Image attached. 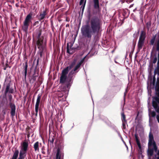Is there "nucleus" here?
I'll use <instances>...</instances> for the list:
<instances>
[{
	"instance_id": "f257e3e1",
	"label": "nucleus",
	"mask_w": 159,
	"mask_h": 159,
	"mask_svg": "<svg viewBox=\"0 0 159 159\" xmlns=\"http://www.w3.org/2000/svg\"><path fill=\"white\" fill-rule=\"evenodd\" d=\"M87 13V18L89 24L82 26L81 29V34L84 37L90 39L93 35L94 40L98 41L101 36L102 21L98 17L91 18L92 15L90 10H88Z\"/></svg>"
},
{
	"instance_id": "f03ea898",
	"label": "nucleus",
	"mask_w": 159,
	"mask_h": 159,
	"mask_svg": "<svg viewBox=\"0 0 159 159\" xmlns=\"http://www.w3.org/2000/svg\"><path fill=\"white\" fill-rule=\"evenodd\" d=\"M157 74L159 76V59L158 60L157 66L155 68L154 71V75L153 78L152 76L150 77V86L148 82L147 89L148 94L149 96V98H150L152 96V89H155V96L152 97V105H153V102H156L157 100L159 101V77H158L157 79V81L156 82V78L155 75Z\"/></svg>"
},
{
	"instance_id": "7ed1b4c3",
	"label": "nucleus",
	"mask_w": 159,
	"mask_h": 159,
	"mask_svg": "<svg viewBox=\"0 0 159 159\" xmlns=\"http://www.w3.org/2000/svg\"><path fill=\"white\" fill-rule=\"evenodd\" d=\"M42 31V29L39 28L36 35V46L39 50L38 53L39 54L40 57H42L46 46V42L44 40V37L41 36Z\"/></svg>"
},
{
	"instance_id": "20e7f679",
	"label": "nucleus",
	"mask_w": 159,
	"mask_h": 159,
	"mask_svg": "<svg viewBox=\"0 0 159 159\" xmlns=\"http://www.w3.org/2000/svg\"><path fill=\"white\" fill-rule=\"evenodd\" d=\"M28 142L24 141L22 144V148L20 153L18 149H16L10 159H25L28 147Z\"/></svg>"
},
{
	"instance_id": "39448f33",
	"label": "nucleus",
	"mask_w": 159,
	"mask_h": 159,
	"mask_svg": "<svg viewBox=\"0 0 159 159\" xmlns=\"http://www.w3.org/2000/svg\"><path fill=\"white\" fill-rule=\"evenodd\" d=\"M158 151V147L154 139L153 135L150 132L148 135V155L149 157H152L153 155L154 152L157 153Z\"/></svg>"
},
{
	"instance_id": "423d86ee",
	"label": "nucleus",
	"mask_w": 159,
	"mask_h": 159,
	"mask_svg": "<svg viewBox=\"0 0 159 159\" xmlns=\"http://www.w3.org/2000/svg\"><path fill=\"white\" fill-rule=\"evenodd\" d=\"M153 102V105H152L155 111H152L150 109H148V115L149 117V120L151 117L154 118L156 116L157 122L159 124V101H157Z\"/></svg>"
},
{
	"instance_id": "0eeeda50",
	"label": "nucleus",
	"mask_w": 159,
	"mask_h": 159,
	"mask_svg": "<svg viewBox=\"0 0 159 159\" xmlns=\"http://www.w3.org/2000/svg\"><path fill=\"white\" fill-rule=\"evenodd\" d=\"M76 61H73L69 66H67L61 72L60 79V82L61 83H64L67 79V75L68 74L69 70L71 69L75 65Z\"/></svg>"
},
{
	"instance_id": "6e6552de",
	"label": "nucleus",
	"mask_w": 159,
	"mask_h": 159,
	"mask_svg": "<svg viewBox=\"0 0 159 159\" xmlns=\"http://www.w3.org/2000/svg\"><path fill=\"white\" fill-rule=\"evenodd\" d=\"M8 96L9 101V105L11 109V116L12 117H13L16 115V106L13 103L12 95L11 94H8Z\"/></svg>"
},
{
	"instance_id": "1a4fd4ad",
	"label": "nucleus",
	"mask_w": 159,
	"mask_h": 159,
	"mask_svg": "<svg viewBox=\"0 0 159 159\" xmlns=\"http://www.w3.org/2000/svg\"><path fill=\"white\" fill-rule=\"evenodd\" d=\"M32 16V14L31 13H30L26 16L23 22V25L22 26V28L24 32H27L28 29L29 23L31 21Z\"/></svg>"
},
{
	"instance_id": "9d476101",
	"label": "nucleus",
	"mask_w": 159,
	"mask_h": 159,
	"mask_svg": "<svg viewBox=\"0 0 159 159\" xmlns=\"http://www.w3.org/2000/svg\"><path fill=\"white\" fill-rule=\"evenodd\" d=\"M39 58H38L37 59H35L34 60L33 62V66H35V69L34 70V73L32 76L31 79L30 80V81H32L33 83L36 80V77L39 75V73L38 72H37L36 69L37 66L39 65Z\"/></svg>"
},
{
	"instance_id": "9b49d317",
	"label": "nucleus",
	"mask_w": 159,
	"mask_h": 159,
	"mask_svg": "<svg viewBox=\"0 0 159 159\" xmlns=\"http://www.w3.org/2000/svg\"><path fill=\"white\" fill-rule=\"evenodd\" d=\"M49 12L48 9L47 7L45 9L43 7V10H40L39 13V15L38 16V20L41 22H43L46 17H48V16Z\"/></svg>"
},
{
	"instance_id": "f8f14e48",
	"label": "nucleus",
	"mask_w": 159,
	"mask_h": 159,
	"mask_svg": "<svg viewBox=\"0 0 159 159\" xmlns=\"http://www.w3.org/2000/svg\"><path fill=\"white\" fill-rule=\"evenodd\" d=\"M146 37L145 32L143 31H142L141 32L138 44V49L139 50L141 49L144 45Z\"/></svg>"
},
{
	"instance_id": "ddd939ff",
	"label": "nucleus",
	"mask_w": 159,
	"mask_h": 159,
	"mask_svg": "<svg viewBox=\"0 0 159 159\" xmlns=\"http://www.w3.org/2000/svg\"><path fill=\"white\" fill-rule=\"evenodd\" d=\"M150 61L149 62V67L150 69H152L153 67V64H155L156 63L157 60V62L158 60V55H157V53H151V55L150 57Z\"/></svg>"
},
{
	"instance_id": "4468645a",
	"label": "nucleus",
	"mask_w": 159,
	"mask_h": 159,
	"mask_svg": "<svg viewBox=\"0 0 159 159\" xmlns=\"http://www.w3.org/2000/svg\"><path fill=\"white\" fill-rule=\"evenodd\" d=\"M60 83L62 84L61 88L62 90L65 92L69 91L72 82H70L66 80L64 83H61L60 82Z\"/></svg>"
},
{
	"instance_id": "2eb2a0df",
	"label": "nucleus",
	"mask_w": 159,
	"mask_h": 159,
	"mask_svg": "<svg viewBox=\"0 0 159 159\" xmlns=\"http://www.w3.org/2000/svg\"><path fill=\"white\" fill-rule=\"evenodd\" d=\"M78 72V71H75L74 70H71L69 73V77L68 79L67 78V80L69 81L70 82H71L73 83V77L76 75V73Z\"/></svg>"
},
{
	"instance_id": "dca6fc26",
	"label": "nucleus",
	"mask_w": 159,
	"mask_h": 159,
	"mask_svg": "<svg viewBox=\"0 0 159 159\" xmlns=\"http://www.w3.org/2000/svg\"><path fill=\"white\" fill-rule=\"evenodd\" d=\"M10 83H8L6 85V88L4 92V94L6 95L7 93H14V90L13 88H10Z\"/></svg>"
},
{
	"instance_id": "f3484780",
	"label": "nucleus",
	"mask_w": 159,
	"mask_h": 159,
	"mask_svg": "<svg viewBox=\"0 0 159 159\" xmlns=\"http://www.w3.org/2000/svg\"><path fill=\"white\" fill-rule=\"evenodd\" d=\"M64 154L61 153L60 149L58 148L57 150V152L55 159H64Z\"/></svg>"
},
{
	"instance_id": "a211bd4d",
	"label": "nucleus",
	"mask_w": 159,
	"mask_h": 159,
	"mask_svg": "<svg viewBox=\"0 0 159 159\" xmlns=\"http://www.w3.org/2000/svg\"><path fill=\"white\" fill-rule=\"evenodd\" d=\"M93 1L94 3V8L95 9L99 10V0H93Z\"/></svg>"
},
{
	"instance_id": "6ab92c4d",
	"label": "nucleus",
	"mask_w": 159,
	"mask_h": 159,
	"mask_svg": "<svg viewBox=\"0 0 159 159\" xmlns=\"http://www.w3.org/2000/svg\"><path fill=\"white\" fill-rule=\"evenodd\" d=\"M85 58V57L82 59L77 64L73 70H74L75 71H77V70L80 67L81 64L84 62Z\"/></svg>"
},
{
	"instance_id": "aec40b11",
	"label": "nucleus",
	"mask_w": 159,
	"mask_h": 159,
	"mask_svg": "<svg viewBox=\"0 0 159 159\" xmlns=\"http://www.w3.org/2000/svg\"><path fill=\"white\" fill-rule=\"evenodd\" d=\"M41 96L42 94H41L39 93L38 94L35 106L39 107Z\"/></svg>"
},
{
	"instance_id": "412c9836",
	"label": "nucleus",
	"mask_w": 159,
	"mask_h": 159,
	"mask_svg": "<svg viewBox=\"0 0 159 159\" xmlns=\"http://www.w3.org/2000/svg\"><path fill=\"white\" fill-rule=\"evenodd\" d=\"M28 66V63L27 62H25V65L23 68V70L21 72V74H23V73H27V69Z\"/></svg>"
},
{
	"instance_id": "4be33fe9",
	"label": "nucleus",
	"mask_w": 159,
	"mask_h": 159,
	"mask_svg": "<svg viewBox=\"0 0 159 159\" xmlns=\"http://www.w3.org/2000/svg\"><path fill=\"white\" fill-rule=\"evenodd\" d=\"M128 9H127V11H126L125 10H123V13H122V15L124 16V18L123 19V21H122V23H123V20L124 19H125V18H127L129 16V14L127 15H126V14L128 12Z\"/></svg>"
},
{
	"instance_id": "5701e85b",
	"label": "nucleus",
	"mask_w": 159,
	"mask_h": 159,
	"mask_svg": "<svg viewBox=\"0 0 159 159\" xmlns=\"http://www.w3.org/2000/svg\"><path fill=\"white\" fill-rule=\"evenodd\" d=\"M156 50L158 51V58L159 59V38L156 42Z\"/></svg>"
},
{
	"instance_id": "b1692460",
	"label": "nucleus",
	"mask_w": 159,
	"mask_h": 159,
	"mask_svg": "<svg viewBox=\"0 0 159 159\" xmlns=\"http://www.w3.org/2000/svg\"><path fill=\"white\" fill-rule=\"evenodd\" d=\"M121 119L122 122H127V120L126 119L125 115L124 112H122L121 113Z\"/></svg>"
},
{
	"instance_id": "393cba45",
	"label": "nucleus",
	"mask_w": 159,
	"mask_h": 159,
	"mask_svg": "<svg viewBox=\"0 0 159 159\" xmlns=\"http://www.w3.org/2000/svg\"><path fill=\"white\" fill-rule=\"evenodd\" d=\"M39 142H36L34 145V148L35 151H38L39 150Z\"/></svg>"
},
{
	"instance_id": "a878e982",
	"label": "nucleus",
	"mask_w": 159,
	"mask_h": 159,
	"mask_svg": "<svg viewBox=\"0 0 159 159\" xmlns=\"http://www.w3.org/2000/svg\"><path fill=\"white\" fill-rule=\"evenodd\" d=\"M54 138L53 136L52 138L49 137L48 139V143L50 145L53 144L54 141Z\"/></svg>"
},
{
	"instance_id": "bb28decb",
	"label": "nucleus",
	"mask_w": 159,
	"mask_h": 159,
	"mask_svg": "<svg viewBox=\"0 0 159 159\" xmlns=\"http://www.w3.org/2000/svg\"><path fill=\"white\" fill-rule=\"evenodd\" d=\"M135 137L136 141V142L137 145L141 144L139 139V137L137 134H136L135 135Z\"/></svg>"
},
{
	"instance_id": "cd10ccee",
	"label": "nucleus",
	"mask_w": 159,
	"mask_h": 159,
	"mask_svg": "<svg viewBox=\"0 0 159 159\" xmlns=\"http://www.w3.org/2000/svg\"><path fill=\"white\" fill-rule=\"evenodd\" d=\"M66 49H67V52L69 54H72L73 52H70L69 50V43H67V47H66Z\"/></svg>"
},
{
	"instance_id": "c85d7f7f",
	"label": "nucleus",
	"mask_w": 159,
	"mask_h": 159,
	"mask_svg": "<svg viewBox=\"0 0 159 159\" xmlns=\"http://www.w3.org/2000/svg\"><path fill=\"white\" fill-rule=\"evenodd\" d=\"M86 0H85L84 1V5L82 6L81 8H82V13H83L84 12V7H85L86 3Z\"/></svg>"
},
{
	"instance_id": "c756f323",
	"label": "nucleus",
	"mask_w": 159,
	"mask_h": 159,
	"mask_svg": "<svg viewBox=\"0 0 159 159\" xmlns=\"http://www.w3.org/2000/svg\"><path fill=\"white\" fill-rule=\"evenodd\" d=\"M154 156L156 159H159V149L158 152Z\"/></svg>"
},
{
	"instance_id": "7c9ffc66",
	"label": "nucleus",
	"mask_w": 159,
	"mask_h": 159,
	"mask_svg": "<svg viewBox=\"0 0 159 159\" xmlns=\"http://www.w3.org/2000/svg\"><path fill=\"white\" fill-rule=\"evenodd\" d=\"M155 41V37L152 38L150 41V44L152 45H153Z\"/></svg>"
},
{
	"instance_id": "2f4dec72",
	"label": "nucleus",
	"mask_w": 159,
	"mask_h": 159,
	"mask_svg": "<svg viewBox=\"0 0 159 159\" xmlns=\"http://www.w3.org/2000/svg\"><path fill=\"white\" fill-rule=\"evenodd\" d=\"M30 127H28L27 128H26V132L27 133V134H30Z\"/></svg>"
},
{
	"instance_id": "473e14b6",
	"label": "nucleus",
	"mask_w": 159,
	"mask_h": 159,
	"mask_svg": "<svg viewBox=\"0 0 159 159\" xmlns=\"http://www.w3.org/2000/svg\"><path fill=\"white\" fill-rule=\"evenodd\" d=\"M122 122L123 129H125L126 128V124H127V122Z\"/></svg>"
},
{
	"instance_id": "72a5a7b5",
	"label": "nucleus",
	"mask_w": 159,
	"mask_h": 159,
	"mask_svg": "<svg viewBox=\"0 0 159 159\" xmlns=\"http://www.w3.org/2000/svg\"><path fill=\"white\" fill-rule=\"evenodd\" d=\"M151 26V23L150 22H148L147 23L146 26H147V27L148 29H149L150 28V27Z\"/></svg>"
},
{
	"instance_id": "f704fd0d",
	"label": "nucleus",
	"mask_w": 159,
	"mask_h": 159,
	"mask_svg": "<svg viewBox=\"0 0 159 159\" xmlns=\"http://www.w3.org/2000/svg\"><path fill=\"white\" fill-rule=\"evenodd\" d=\"M6 109L5 108L3 109L2 111V114L3 115H4L6 114Z\"/></svg>"
},
{
	"instance_id": "c9c22d12",
	"label": "nucleus",
	"mask_w": 159,
	"mask_h": 159,
	"mask_svg": "<svg viewBox=\"0 0 159 159\" xmlns=\"http://www.w3.org/2000/svg\"><path fill=\"white\" fill-rule=\"evenodd\" d=\"M39 107L35 106V113H38L39 110Z\"/></svg>"
},
{
	"instance_id": "e433bc0d",
	"label": "nucleus",
	"mask_w": 159,
	"mask_h": 159,
	"mask_svg": "<svg viewBox=\"0 0 159 159\" xmlns=\"http://www.w3.org/2000/svg\"><path fill=\"white\" fill-rule=\"evenodd\" d=\"M39 24V21H37L35 22L33 24V26H35L38 25Z\"/></svg>"
},
{
	"instance_id": "4c0bfd02",
	"label": "nucleus",
	"mask_w": 159,
	"mask_h": 159,
	"mask_svg": "<svg viewBox=\"0 0 159 159\" xmlns=\"http://www.w3.org/2000/svg\"><path fill=\"white\" fill-rule=\"evenodd\" d=\"M70 49L73 50V49H76V48H72V46H73V44H72L71 43H70Z\"/></svg>"
},
{
	"instance_id": "58836bf2",
	"label": "nucleus",
	"mask_w": 159,
	"mask_h": 159,
	"mask_svg": "<svg viewBox=\"0 0 159 159\" xmlns=\"http://www.w3.org/2000/svg\"><path fill=\"white\" fill-rule=\"evenodd\" d=\"M98 13V11H96L94 10H93L92 14L93 15H96Z\"/></svg>"
},
{
	"instance_id": "ea45409f",
	"label": "nucleus",
	"mask_w": 159,
	"mask_h": 159,
	"mask_svg": "<svg viewBox=\"0 0 159 159\" xmlns=\"http://www.w3.org/2000/svg\"><path fill=\"white\" fill-rule=\"evenodd\" d=\"M139 153L140 154H141L142 153V148L140 149H138Z\"/></svg>"
},
{
	"instance_id": "a19ab883",
	"label": "nucleus",
	"mask_w": 159,
	"mask_h": 159,
	"mask_svg": "<svg viewBox=\"0 0 159 159\" xmlns=\"http://www.w3.org/2000/svg\"><path fill=\"white\" fill-rule=\"evenodd\" d=\"M84 1V0H80V5H82L83 4Z\"/></svg>"
},
{
	"instance_id": "79ce46f5",
	"label": "nucleus",
	"mask_w": 159,
	"mask_h": 159,
	"mask_svg": "<svg viewBox=\"0 0 159 159\" xmlns=\"http://www.w3.org/2000/svg\"><path fill=\"white\" fill-rule=\"evenodd\" d=\"M23 75H24V79H25V80H26V76H27V73H23Z\"/></svg>"
},
{
	"instance_id": "37998d69",
	"label": "nucleus",
	"mask_w": 159,
	"mask_h": 159,
	"mask_svg": "<svg viewBox=\"0 0 159 159\" xmlns=\"http://www.w3.org/2000/svg\"><path fill=\"white\" fill-rule=\"evenodd\" d=\"M137 145L139 148V149H142V147H141V144L138 145Z\"/></svg>"
},
{
	"instance_id": "c03bdc74",
	"label": "nucleus",
	"mask_w": 159,
	"mask_h": 159,
	"mask_svg": "<svg viewBox=\"0 0 159 159\" xmlns=\"http://www.w3.org/2000/svg\"><path fill=\"white\" fill-rule=\"evenodd\" d=\"M126 92H125L124 93V101L125 100V97L126 95Z\"/></svg>"
},
{
	"instance_id": "a18cd8bd",
	"label": "nucleus",
	"mask_w": 159,
	"mask_h": 159,
	"mask_svg": "<svg viewBox=\"0 0 159 159\" xmlns=\"http://www.w3.org/2000/svg\"><path fill=\"white\" fill-rule=\"evenodd\" d=\"M6 66L7 68L9 67V65L8 64V61H7V63H6Z\"/></svg>"
},
{
	"instance_id": "49530a36",
	"label": "nucleus",
	"mask_w": 159,
	"mask_h": 159,
	"mask_svg": "<svg viewBox=\"0 0 159 159\" xmlns=\"http://www.w3.org/2000/svg\"><path fill=\"white\" fill-rule=\"evenodd\" d=\"M30 134H27V138L29 139V137H30Z\"/></svg>"
},
{
	"instance_id": "de8ad7c7",
	"label": "nucleus",
	"mask_w": 159,
	"mask_h": 159,
	"mask_svg": "<svg viewBox=\"0 0 159 159\" xmlns=\"http://www.w3.org/2000/svg\"><path fill=\"white\" fill-rule=\"evenodd\" d=\"M66 21L67 22H69V20L67 18H66Z\"/></svg>"
},
{
	"instance_id": "09e8293b",
	"label": "nucleus",
	"mask_w": 159,
	"mask_h": 159,
	"mask_svg": "<svg viewBox=\"0 0 159 159\" xmlns=\"http://www.w3.org/2000/svg\"><path fill=\"white\" fill-rule=\"evenodd\" d=\"M35 116L36 117L38 116V113H35Z\"/></svg>"
},
{
	"instance_id": "8fccbe9b",
	"label": "nucleus",
	"mask_w": 159,
	"mask_h": 159,
	"mask_svg": "<svg viewBox=\"0 0 159 159\" xmlns=\"http://www.w3.org/2000/svg\"><path fill=\"white\" fill-rule=\"evenodd\" d=\"M7 67H6V66H5V67L4 68V69H4V70H6V69H7Z\"/></svg>"
},
{
	"instance_id": "3c124183",
	"label": "nucleus",
	"mask_w": 159,
	"mask_h": 159,
	"mask_svg": "<svg viewBox=\"0 0 159 159\" xmlns=\"http://www.w3.org/2000/svg\"><path fill=\"white\" fill-rule=\"evenodd\" d=\"M133 44H134V47L135 46V44H136V43H135L134 42H133Z\"/></svg>"
},
{
	"instance_id": "603ef678",
	"label": "nucleus",
	"mask_w": 159,
	"mask_h": 159,
	"mask_svg": "<svg viewBox=\"0 0 159 159\" xmlns=\"http://www.w3.org/2000/svg\"><path fill=\"white\" fill-rule=\"evenodd\" d=\"M69 24H67V25H66V27H67V26H69Z\"/></svg>"
},
{
	"instance_id": "864d4df0",
	"label": "nucleus",
	"mask_w": 159,
	"mask_h": 159,
	"mask_svg": "<svg viewBox=\"0 0 159 159\" xmlns=\"http://www.w3.org/2000/svg\"><path fill=\"white\" fill-rule=\"evenodd\" d=\"M133 5H131L130 6V7H133Z\"/></svg>"
},
{
	"instance_id": "5fc2aeb1",
	"label": "nucleus",
	"mask_w": 159,
	"mask_h": 159,
	"mask_svg": "<svg viewBox=\"0 0 159 159\" xmlns=\"http://www.w3.org/2000/svg\"><path fill=\"white\" fill-rule=\"evenodd\" d=\"M133 51H134V50L132 52H131V53H133Z\"/></svg>"
},
{
	"instance_id": "6e6d98bb",
	"label": "nucleus",
	"mask_w": 159,
	"mask_h": 159,
	"mask_svg": "<svg viewBox=\"0 0 159 159\" xmlns=\"http://www.w3.org/2000/svg\"><path fill=\"white\" fill-rule=\"evenodd\" d=\"M1 85L0 84V89H1Z\"/></svg>"
},
{
	"instance_id": "4d7b16f0",
	"label": "nucleus",
	"mask_w": 159,
	"mask_h": 159,
	"mask_svg": "<svg viewBox=\"0 0 159 159\" xmlns=\"http://www.w3.org/2000/svg\"><path fill=\"white\" fill-rule=\"evenodd\" d=\"M128 2V0H127V1H126V2Z\"/></svg>"
},
{
	"instance_id": "13d9d810",
	"label": "nucleus",
	"mask_w": 159,
	"mask_h": 159,
	"mask_svg": "<svg viewBox=\"0 0 159 159\" xmlns=\"http://www.w3.org/2000/svg\"><path fill=\"white\" fill-rule=\"evenodd\" d=\"M130 55H131V53H130V55H129V57H130Z\"/></svg>"
},
{
	"instance_id": "bf43d9fd",
	"label": "nucleus",
	"mask_w": 159,
	"mask_h": 159,
	"mask_svg": "<svg viewBox=\"0 0 159 159\" xmlns=\"http://www.w3.org/2000/svg\"><path fill=\"white\" fill-rule=\"evenodd\" d=\"M115 62H116V63H117V62H116V61H115Z\"/></svg>"
}]
</instances>
